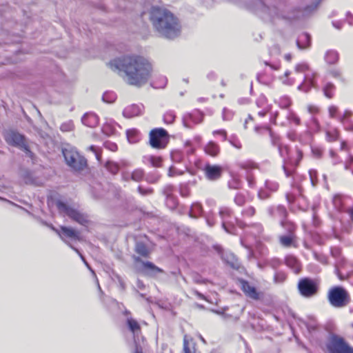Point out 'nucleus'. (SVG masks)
<instances>
[{
	"instance_id": "nucleus-62",
	"label": "nucleus",
	"mask_w": 353,
	"mask_h": 353,
	"mask_svg": "<svg viewBox=\"0 0 353 353\" xmlns=\"http://www.w3.org/2000/svg\"><path fill=\"white\" fill-rule=\"evenodd\" d=\"M333 203L336 208H339L341 205V196L335 195L333 198Z\"/></svg>"
},
{
	"instance_id": "nucleus-13",
	"label": "nucleus",
	"mask_w": 353,
	"mask_h": 353,
	"mask_svg": "<svg viewBox=\"0 0 353 353\" xmlns=\"http://www.w3.org/2000/svg\"><path fill=\"white\" fill-rule=\"evenodd\" d=\"M219 214L222 221L223 228L229 234H234V228L229 221L232 214L230 209L226 207H222L220 208Z\"/></svg>"
},
{
	"instance_id": "nucleus-20",
	"label": "nucleus",
	"mask_w": 353,
	"mask_h": 353,
	"mask_svg": "<svg viewBox=\"0 0 353 353\" xmlns=\"http://www.w3.org/2000/svg\"><path fill=\"white\" fill-rule=\"evenodd\" d=\"M204 151L207 154L214 157L219 154L220 147L215 142L210 141L204 147Z\"/></svg>"
},
{
	"instance_id": "nucleus-48",
	"label": "nucleus",
	"mask_w": 353,
	"mask_h": 353,
	"mask_svg": "<svg viewBox=\"0 0 353 353\" xmlns=\"http://www.w3.org/2000/svg\"><path fill=\"white\" fill-rule=\"evenodd\" d=\"M233 116V113L232 111L227 108H223V112H222V118L224 121H230L232 119Z\"/></svg>"
},
{
	"instance_id": "nucleus-19",
	"label": "nucleus",
	"mask_w": 353,
	"mask_h": 353,
	"mask_svg": "<svg viewBox=\"0 0 353 353\" xmlns=\"http://www.w3.org/2000/svg\"><path fill=\"white\" fill-rule=\"evenodd\" d=\"M285 265L292 270V271L298 274L301 270V264L299 260L292 255H288L285 257Z\"/></svg>"
},
{
	"instance_id": "nucleus-64",
	"label": "nucleus",
	"mask_w": 353,
	"mask_h": 353,
	"mask_svg": "<svg viewBox=\"0 0 353 353\" xmlns=\"http://www.w3.org/2000/svg\"><path fill=\"white\" fill-rule=\"evenodd\" d=\"M337 111H338L337 107H336L334 105L330 106L329 108V114H330V117H332V118L335 117V116L337 113Z\"/></svg>"
},
{
	"instance_id": "nucleus-39",
	"label": "nucleus",
	"mask_w": 353,
	"mask_h": 353,
	"mask_svg": "<svg viewBox=\"0 0 353 353\" xmlns=\"http://www.w3.org/2000/svg\"><path fill=\"white\" fill-rule=\"evenodd\" d=\"M184 173V170L177 168L174 165H171L168 170V176L170 177H174L176 176L182 175Z\"/></svg>"
},
{
	"instance_id": "nucleus-58",
	"label": "nucleus",
	"mask_w": 353,
	"mask_h": 353,
	"mask_svg": "<svg viewBox=\"0 0 353 353\" xmlns=\"http://www.w3.org/2000/svg\"><path fill=\"white\" fill-rule=\"evenodd\" d=\"M345 168L346 170H350L353 174V157H350L349 159L345 162Z\"/></svg>"
},
{
	"instance_id": "nucleus-60",
	"label": "nucleus",
	"mask_w": 353,
	"mask_h": 353,
	"mask_svg": "<svg viewBox=\"0 0 353 353\" xmlns=\"http://www.w3.org/2000/svg\"><path fill=\"white\" fill-rule=\"evenodd\" d=\"M104 145L107 149L113 152L117 150V145L114 143L107 141L104 143Z\"/></svg>"
},
{
	"instance_id": "nucleus-1",
	"label": "nucleus",
	"mask_w": 353,
	"mask_h": 353,
	"mask_svg": "<svg viewBox=\"0 0 353 353\" xmlns=\"http://www.w3.org/2000/svg\"><path fill=\"white\" fill-rule=\"evenodd\" d=\"M109 66L112 70L124 72L127 83L139 87L147 83L152 72L150 61L145 57L136 54L114 59L110 61Z\"/></svg>"
},
{
	"instance_id": "nucleus-12",
	"label": "nucleus",
	"mask_w": 353,
	"mask_h": 353,
	"mask_svg": "<svg viewBox=\"0 0 353 353\" xmlns=\"http://www.w3.org/2000/svg\"><path fill=\"white\" fill-rule=\"evenodd\" d=\"M57 207L60 213L68 216L70 219L81 225H83L87 221L86 217L83 214L61 201L57 202Z\"/></svg>"
},
{
	"instance_id": "nucleus-31",
	"label": "nucleus",
	"mask_w": 353,
	"mask_h": 353,
	"mask_svg": "<svg viewBox=\"0 0 353 353\" xmlns=\"http://www.w3.org/2000/svg\"><path fill=\"white\" fill-rule=\"evenodd\" d=\"M167 84V79L164 76H159L152 83L154 88H163Z\"/></svg>"
},
{
	"instance_id": "nucleus-44",
	"label": "nucleus",
	"mask_w": 353,
	"mask_h": 353,
	"mask_svg": "<svg viewBox=\"0 0 353 353\" xmlns=\"http://www.w3.org/2000/svg\"><path fill=\"white\" fill-rule=\"evenodd\" d=\"M175 114L172 111H168L163 115V121L167 124H172L175 119Z\"/></svg>"
},
{
	"instance_id": "nucleus-4",
	"label": "nucleus",
	"mask_w": 353,
	"mask_h": 353,
	"mask_svg": "<svg viewBox=\"0 0 353 353\" xmlns=\"http://www.w3.org/2000/svg\"><path fill=\"white\" fill-rule=\"evenodd\" d=\"M303 74V82L298 86V89L304 92H307L311 88L315 86V78L316 77V73L312 71L310 69V67L306 63H300L296 65L294 68V73H292L290 71H286L285 73V76L288 77L290 74H294V77L288 79V83L290 85H292L295 83L296 79H301L302 77L300 74Z\"/></svg>"
},
{
	"instance_id": "nucleus-43",
	"label": "nucleus",
	"mask_w": 353,
	"mask_h": 353,
	"mask_svg": "<svg viewBox=\"0 0 353 353\" xmlns=\"http://www.w3.org/2000/svg\"><path fill=\"white\" fill-rule=\"evenodd\" d=\"M278 103L281 108L288 109L291 105V100L288 97L283 96L279 99Z\"/></svg>"
},
{
	"instance_id": "nucleus-57",
	"label": "nucleus",
	"mask_w": 353,
	"mask_h": 353,
	"mask_svg": "<svg viewBox=\"0 0 353 353\" xmlns=\"http://www.w3.org/2000/svg\"><path fill=\"white\" fill-rule=\"evenodd\" d=\"M240 167L245 170L252 169L254 168V164L251 161L243 162L239 164Z\"/></svg>"
},
{
	"instance_id": "nucleus-49",
	"label": "nucleus",
	"mask_w": 353,
	"mask_h": 353,
	"mask_svg": "<svg viewBox=\"0 0 353 353\" xmlns=\"http://www.w3.org/2000/svg\"><path fill=\"white\" fill-rule=\"evenodd\" d=\"M234 202L239 206L243 205L245 202V198L244 195L241 193H238L234 198Z\"/></svg>"
},
{
	"instance_id": "nucleus-2",
	"label": "nucleus",
	"mask_w": 353,
	"mask_h": 353,
	"mask_svg": "<svg viewBox=\"0 0 353 353\" xmlns=\"http://www.w3.org/2000/svg\"><path fill=\"white\" fill-rule=\"evenodd\" d=\"M150 20L158 34L167 39H174L181 34L179 19L168 10L154 6L150 10Z\"/></svg>"
},
{
	"instance_id": "nucleus-26",
	"label": "nucleus",
	"mask_w": 353,
	"mask_h": 353,
	"mask_svg": "<svg viewBox=\"0 0 353 353\" xmlns=\"http://www.w3.org/2000/svg\"><path fill=\"white\" fill-rule=\"evenodd\" d=\"M294 236L292 233L288 235L281 236L279 238L280 243L284 247H290L294 243Z\"/></svg>"
},
{
	"instance_id": "nucleus-9",
	"label": "nucleus",
	"mask_w": 353,
	"mask_h": 353,
	"mask_svg": "<svg viewBox=\"0 0 353 353\" xmlns=\"http://www.w3.org/2000/svg\"><path fill=\"white\" fill-rule=\"evenodd\" d=\"M4 137L8 144L21 148L30 157H32V153L29 150L23 135L14 130H8L5 132Z\"/></svg>"
},
{
	"instance_id": "nucleus-38",
	"label": "nucleus",
	"mask_w": 353,
	"mask_h": 353,
	"mask_svg": "<svg viewBox=\"0 0 353 353\" xmlns=\"http://www.w3.org/2000/svg\"><path fill=\"white\" fill-rule=\"evenodd\" d=\"M339 137V132L336 129H331L326 131V139L328 141H334Z\"/></svg>"
},
{
	"instance_id": "nucleus-50",
	"label": "nucleus",
	"mask_w": 353,
	"mask_h": 353,
	"mask_svg": "<svg viewBox=\"0 0 353 353\" xmlns=\"http://www.w3.org/2000/svg\"><path fill=\"white\" fill-rule=\"evenodd\" d=\"M180 194L182 196L186 197L190 194V189L185 184L181 185L179 187Z\"/></svg>"
},
{
	"instance_id": "nucleus-55",
	"label": "nucleus",
	"mask_w": 353,
	"mask_h": 353,
	"mask_svg": "<svg viewBox=\"0 0 353 353\" xmlns=\"http://www.w3.org/2000/svg\"><path fill=\"white\" fill-rule=\"evenodd\" d=\"M255 213V209L253 207H248V208L245 209L242 214L244 216L250 217L253 216Z\"/></svg>"
},
{
	"instance_id": "nucleus-5",
	"label": "nucleus",
	"mask_w": 353,
	"mask_h": 353,
	"mask_svg": "<svg viewBox=\"0 0 353 353\" xmlns=\"http://www.w3.org/2000/svg\"><path fill=\"white\" fill-rule=\"evenodd\" d=\"M327 299L330 305L336 308L343 307L350 302L349 293L341 286L330 288L327 293Z\"/></svg>"
},
{
	"instance_id": "nucleus-34",
	"label": "nucleus",
	"mask_w": 353,
	"mask_h": 353,
	"mask_svg": "<svg viewBox=\"0 0 353 353\" xmlns=\"http://www.w3.org/2000/svg\"><path fill=\"white\" fill-rule=\"evenodd\" d=\"M105 168L106 169L112 174H117L119 170V165L113 161H108L105 163Z\"/></svg>"
},
{
	"instance_id": "nucleus-35",
	"label": "nucleus",
	"mask_w": 353,
	"mask_h": 353,
	"mask_svg": "<svg viewBox=\"0 0 353 353\" xmlns=\"http://www.w3.org/2000/svg\"><path fill=\"white\" fill-rule=\"evenodd\" d=\"M144 159L148 161L154 167H160L161 165L162 159L160 157L148 156L144 157Z\"/></svg>"
},
{
	"instance_id": "nucleus-18",
	"label": "nucleus",
	"mask_w": 353,
	"mask_h": 353,
	"mask_svg": "<svg viewBox=\"0 0 353 353\" xmlns=\"http://www.w3.org/2000/svg\"><path fill=\"white\" fill-rule=\"evenodd\" d=\"M81 122L89 128H94L99 123V118L94 113H85L81 118Z\"/></svg>"
},
{
	"instance_id": "nucleus-53",
	"label": "nucleus",
	"mask_w": 353,
	"mask_h": 353,
	"mask_svg": "<svg viewBox=\"0 0 353 353\" xmlns=\"http://www.w3.org/2000/svg\"><path fill=\"white\" fill-rule=\"evenodd\" d=\"M212 134L214 136L219 135V137H221L223 141L227 140V132L225 130H214L213 131Z\"/></svg>"
},
{
	"instance_id": "nucleus-29",
	"label": "nucleus",
	"mask_w": 353,
	"mask_h": 353,
	"mask_svg": "<svg viewBox=\"0 0 353 353\" xmlns=\"http://www.w3.org/2000/svg\"><path fill=\"white\" fill-rule=\"evenodd\" d=\"M127 324L130 330L134 334L139 332L141 330L139 323L132 318L127 319Z\"/></svg>"
},
{
	"instance_id": "nucleus-54",
	"label": "nucleus",
	"mask_w": 353,
	"mask_h": 353,
	"mask_svg": "<svg viewBox=\"0 0 353 353\" xmlns=\"http://www.w3.org/2000/svg\"><path fill=\"white\" fill-rule=\"evenodd\" d=\"M279 153L281 154V156L283 158H285L286 157L288 156V153H289V148L288 146L286 145H284V146H282V145H279Z\"/></svg>"
},
{
	"instance_id": "nucleus-14",
	"label": "nucleus",
	"mask_w": 353,
	"mask_h": 353,
	"mask_svg": "<svg viewBox=\"0 0 353 353\" xmlns=\"http://www.w3.org/2000/svg\"><path fill=\"white\" fill-rule=\"evenodd\" d=\"M204 171L209 180L214 181L221 177L223 168L220 165L207 164L204 168Z\"/></svg>"
},
{
	"instance_id": "nucleus-32",
	"label": "nucleus",
	"mask_w": 353,
	"mask_h": 353,
	"mask_svg": "<svg viewBox=\"0 0 353 353\" xmlns=\"http://www.w3.org/2000/svg\"><path fill=\"white\" fill-rule=\"evenodd\" d=\"M183 352L184 353H196L195 347L190 345L188 336L185 335L183 338Z\"/></svg>"
},
{
	"instance_id": "nucleus-21",
	"label": "nucleus",
	"mask_w": 353,
	"mask_h": 353,
	"mask_svg": "<svg viewBox=\"0 0 353 353\" xmlns=\"http://www.w3.org/2000/svg\"><path fill=\"white\" fill-rule=\"evenodd\" d=\"M310 36L307 33L301 34L297 40L296 45L299 49H305L310 46Z\"/></svg>"
},
{
	"instance_id": "nucleus-15",
	"label": "nucleus",
	"mask_w": 353,
	"mask_h": 353,
	"mask_svg": "<svg viewBox=\"0 0 353 353\" xmlns=\"http://www.w3.org/2000/svg\"><path fill=\"white\" fill-rule=\"evenodd\" d=\"M137 262H141L144 272L149 275H156L158 273L162 272L163 270L156 266L154 263L150 261H142L139 257H134Z\"/></svg>"
},
{
	"instance_id": "nucleus-33",
	"label": "nucleus",
	"mask_w": 353,
	"mask_h": 353,
	"mask_svg": "<svg viewBox=\"0 0 353 353\" xmlns=\"http://www.w3.org/2000/svg\"><path fill=\"white\" fill-rule=\"evenodd\" d=\"M144 176V172L142 169H136L132 172H131V180H133L136 182L141 181Z\"/></svg>"
},
{
	"instance_id": "nucleus-59",
	"label": "nucleus",
	"mask_w": 353,
	"mask_h": 353,
	"mask_svg": "<svg viewBox=\"0 0 353 353\" xmlns=\"http://www.w3.org/2000/svg\"><path fill=\"white\" fill-rule=\"evenodd\" d=\"M307 111L311 114H316L319 112V108L316 105H309L307 106Z\"/></svg>"
},
{
	"instance_id": "nucleus-37",
	"label": "nucleus",
	"mask_w": 353,
	"mask_h": 353,
	"mask_svg": "<svg viewBox=\"0 0 353 353\" xmlns=\"http://www.w3.org/2000/svg\"><path fill=\"white\" fill-rule=\"evenodd\" d=\"M172 160L175 163H181L183 161V153L180 150H174L171 153Z\"/></svg>"
},
{
	"instance_id": "nucleus-3",
	"label": "nucleus",
	"mask_w": 353,
	"mask_h": 353,
	"mask_svg": "<svg viewBox=\"0 0 353 353\" xmlns=\"http://www.w3.org/2000/svg\"><path fill=\"white\" fill-rule=\"evenodd\" d=\"M321 1V0H318V2L307 6L303 9H301L300 8H290L285 5L279 4L278 6L264 7V10L272 19H283L286 20L298 19L307 17L312 14L316 10Z\"/></svg>"
},
{
	"instance_id": "nucleus-11",
	"label": "nucleus",
	"mask_w": 353,
	"mask_h": 353,
	"mask_svg": "<svg viewBox=\"0 0 353 353\" xmlns=\"http://www.w3.org/2000/svg\"><path fill=\"white\" fill-rule=\"evenodd\" d=\"M56 232L59 234L60 237L66 242V243L72 248L81 257V260L83 261L85 265L87 266V268L92 272L93 275L96 276L94 272L92 270L89 264L85 261L83 256L80 253V252L75 248L72 247V245L69 244L66 241L65 238H69L72 240H77L79 239V232L74 230V229L71 228H68L65 226H61V232L60 233L58 230H56Z\"/></svg>"
},
{
	"instance_id": "nucleus-16",
	"label": "nucleus",
	"mask_w": 353,
	"mask_h": 353,
	"mask_svg": "<svg viewBox=\"0 0 353 353\" xmlns=\"http://www.w3.org/2000/svg\"><path fill=\"white\" fill-rule=\"evenodd\" d=\"M241 287L244 293L250 298L254 300H259L260 299L259 293L256 291V288L250 285L248 281H242Z\"/></svg>"
},
{
	"instance_id": "nucleus-17",
	"label": "nucleus",
	"mask_w": 353,
	"mask_h": 353,
	"mask_svg": "<svg viewBox=\"0 0 353 353\" xmlns=\"http://www.w3.org/2000/svg\"><path fill=\"white\" fill-rule=\"evenodd\" d=\"M142 108L141 106L132 104L125 107L123 111V115L125 118H132L141 114Z\"/></svg>"
},
{
	"instance_id": "nucleus-47",
	"label": "nucleus",
	"mask_w": 353,
	"mask_h": 353,
	"mask_svg": "<svg viewBox=\"0 0 353 353\" xmlns=\"http://www.w3.org/2000/svg\"><path fill=\"white\" fill-rule=\"evenodd\" d=\"M265 187L270 191L274 192L278 190L279 184L276 181L267 180L265 181Z\"/></svg>"
},
{
	"instance_id": "nucleus-41",
	"label": "nucleus",
	"mask_w": 353,
	"mask_h": 353,
	"mask_svg": "<svg viewBox=\"0 0 353 353\" xmlns=\"http://www.w3.org/2000/svg\"><path fill=\"white\" fill-rule=\"evenodd\" d=\"M173 186L172 185H167L165 187L163 192L166 196V203L169 205L170 201L173 199L172 192H173Z\"/></svg>"
},
{
	"instance_id": "nucleus-23",
	"label": "nucleus",
	"mask_w": 353,
	"mask_h": 353,
	"mask_svg": "<svg viewBox=\"0 0 353 353\" xmlns=\"http://www.w3.org/2000/svg\"><path fill=\"white\" fill-rule=\"evenodd\" d=\"M135 252L143 257H148L150 254L149 248L142 241H137L136 243Z\"/></svg>"
},
{
	"instance_id": "nucleus-27",
	"label": "nucleus",
	"mask_w": 353,
	"mask_h": 353,
	"mask_svg": "<svg viewBox=\"0 0 353 353\" xmlns=\"http://www.w3.org/2000/svg\"><path fill=\"white\" fill-rule=\"evenodd\" d=\"M202 213V206L199 203H194L192 205L189 212L190 217L196 218Z\"/></svg>"
},
{
	"instance_id": "nucleus-56",
	"label": "nucleus",
	"mask_w": 353,
	"mask_h": 353,
	"mask_svg": "<svg viewBox=\"0 0 353 353\" xmlns=\"http://www.w3.org/2000/svg\"><path fill=\"white\" fill-rule=\"evenodd\" d=\"M352 116V112L350 110H345L343 113V115L341 118V121L343 123H345L346 122H349V119Z\"/></svg>"
},
{
	"instance_id": "nucleus-22",
	"label": "nucleus",
	"mask_w": 353,
	"mask_h": 353,
	"mask_svg": "<svg viewBox=\"0 0 353 353\" xmlns=\"http://www.w3.org/2000/svg\"><path fill=\"white\" fill-rule=\"evenodd\" d=\"M269 214L272 216H279L281 219H284L287 215V211L285 207L279 205L276 208H270L268 209ZM281 224L283 225V221L281 220Z\"/></svg>"
},
{
	"instance_id": "nucleus-8",
	"label": "nucleus",
	"mask_w": 353,
	"mask_h": 353,
	"mask_svg": "<svg viewBox=\"0 0 353 353\" xmlns=\"http://www.w3.org/2000/svg\"><path fill=\"white\" fill-rule=\"evenodd\" d=\"M169 141L168 132L163 128H156L150 133V144L157 149L165 148Z\"/></svg>"
},
{
	"instance_id": "nucleus-36",
	"label": "nucleus",
	"mask_w": 353,
	"mask_h": 353,
	"mask_svg": "<svg viewBox=\"0 0 353 353\" xmlns=\"http://www.w3.org/2000/svg\"><path fill=\"white\" fill-rule=\"evenodd\" d=\"M117 99V95L113 92H106L103 94L102 99L104 102L108 103H113Z\"/></svg>"
},
{
	"instance_id": "nucleus-7",
	"label": "nucleus",
	"mask_w": 353,
	"mask_h": 353,
	"mask_svg": "<svg viewBox=\"0 0 353 353\" xmlns=\"http://www.w3.org/2000/svg\"><path fill=\"white\" fill-rule=\"evenodd\" d=\"M326 347L329 353H353V347L337 335H333L330 338Z\"/></svg>"
},
{
	"instance_id": "nucleus-63",
	"label": "nucleus",
	"mask_w": 353,
	"mask_h": 353,
	"mask_svg": "<svg viewBox=\"0 0 353 353\" xmlns=\"http://www.w3.org/2000/svg\"><path fill=\"white\" fill-rule=\"evenodd\" d=\"M138 191L139 192L142 194V195H148V194H152V190L150 189V188H148V189H144L142 187L139 186L138 188Z\"/></svg>"
},
{
	"instance_id": "nucleus-28",
	"label": "nucleus",
	"mask_w": 353,
	"mask_h": 353,
	"mask_svg": "<svg viewBox=\"0 0 353 353\" xmlns=\"http://www.w3.org/2000/svg\"><path fill=\"white\" fill-rule=\"evenodd\" d=\"M115 123L113 121L109 120L104 123L102 130L107 135H110L115 132Z\"/></svg>"
},
{
	"instance_id": "nucleus-24",
	"label": "nucleus",
	"mask_w": 353,
	"mask_h": 353,
	"mask_svg": "<svg viewBox=\"0 0 353 353\" xmlns=\"http://www.w3.org/2000/svg\"><path fill=\"white\" fill-rule=\"evenodd\" d=\"M325 60L328 64H335L339 60V54L336 51L328 50L325 54Z\"/></svg>"
},
{
	"instance_id": "nucleus-30",
	"label": "nucleus",
	"mask_w": 353,
	"mask_h": 353,
	"mask_svg": "<svg viewBox=\"0 0 353 353\" xmlns=\"http://www.w3.org/2000/svg\"><path fill=\"white\" fill-rule=\"evenodd\" d=\"M286 118L290 123H293L296 125H299L301 119L298 115L291 110H289L286 114Z\"/></svg>"
},
{
	"instance_id": "nucleus-6",
	"label": "nucleus",
	"mask_w": 353,
	"mask_h": 353,
	"mask_svg": "<svg viewBox=\"0 0 353 353\" xmlns=\"http://www.w3.org/2000/svg\"><path fill=\"white\" fill-rule=\"evenodd\" d=\"M63 154L66 164L74 171H81L87 166V161L75 149L64 148Z\"/></svg>"
},
{
	"instance_id": "nucleus-45",
	"label": "nucleus",
	"mask_w": 353,
	"mask_h": 353,
	"mask_svg": "<svg viewBox=\"0 0 353 353\" xmlns=\"http://www.w3.org/2000/svg\"><path fill=\"white\" fill-rule=\"evenodd\" d=\"M286 274L283 272H277L274 276V281L276 284L283 283L286 279Z\"/></svg>"
},
{
	"instance_id": "nucleus-42",
	"label": "nucleus",
	"mask_w": 353,
	"mask_h": 353,
	"mask_svg": "<svg viewBox=\"0 0 353 353\" xmlns=\"http://www.w3.org/2000/svg\"><path fill=\"white\" fill-rule=\"evenodd\" d=\"M334 85L330 83H327L323 88V92L325 97L332 98L334 90Z\"/></svg>"
},
{
	"instance_id": "nucleus-10",
	"label": "nucleus",
	"mask_w": 353,
	"mask_h": 353,
	"mask_svg": "<svg viewBox=\"0 0 353 353\" xmlns=\"http://www.w3.org/2000/svg\"><path fill=\"white\" fill-rule=\"evenodd\" d=\"M300 294L305 298H310L316 294L318 283L310 278H303L299 280L297 285Z\"/></svg>"
},
{
	"instance_id": "nucleus-52",
	"label": "nucleus",
	"mask_w": 353,
	"mask_h": 353,
	"mask_svg": "<svg viewBox=\"0 0 353 353\" xmlns=\"http://www.w3.org/2000/svg\"><path fill=\"white\" fill-rule=\"evenodd\" d=\"M252 229L254 231H250V233H252L254 236L259 235L263 231V228L260 224L254 225L252 226Z\"/></svg>"
},
{
	"instance_id": "nucleus-61",
	"label": "nucleus",
	"mask_w": 353,
	"mask_h": 353,
	"mask_svg": "<svg viewBox=\"0 0 353 353\" xmlns=\"http://www.w3.org/2000/svg\"><path fill=\"white\" fill-rule=\"evenodd\" d=\"M229 142L231 143V145H232L236 148H237V149L241 148V143L237 139H236L234 137H230V139H229Z\"/></svg>"
},
{
	"instance_id": "nucleus-46",
	"label": "nucleus",
	"mask_w": 353,
	"mask_h": 353,
	"mask_svg": "<svg viewBox=\"0 0 353 353\" xmlns=\"http://www.w3.org/2000/svg\"><path fill=\"white\" fill-rule=\"evenodd\" d=\"M241 181L236 178L233 177L230 181L228 182V187L230 189H239L241 188Z\"/></svg>"
},
{
	"instance_id": "nucleus-51",
	"label": "nucleus",
	"mask_w": 353,
	"mask_h": 353,
	"mask_svg": "<svg viewBox=\"0 0 353 353\" xmlns=\"http://www.w3.org/2000/svg\"><path fill=\"white\" fill-rule=\"evenodd\" d=\"M310 128L313 131H319V130L320 125H319L318 120L315 117H312Z\"/></svg>"
},
{
	"instance_id": "nucleus-40",
	"label": "nucleus",
	"mask_w": 353,
	"mask_h": 353,
	"mask_svg": "<svg viewBox=\"0 0 353 353\" xmlns=\"http://www.w3.org/2000/svg\"><path fill=\"white\" fill-rule=\"evenodd\" d=\"M74 125L72 120H69L63 123L60 126V130L64 132H71L74 130Z\"/></svg>"
},
{
	"instance_id": "nucleus-25",
	"label": "nucleus",
	"mask_w": 353,
	"mask_h": 353,
	"mask_svg": "<svg viewBox=\"0 0 353 353\" xmlns=\"http://www.w3.org/2000/svg\"><path fill=\"white\" fill-rule=\"evenodd\" d=\"M126 135L128 141L132 143L138 142L140 139V133L136 129H130L127 130Z\"/></svg>"
}]
</instances>
